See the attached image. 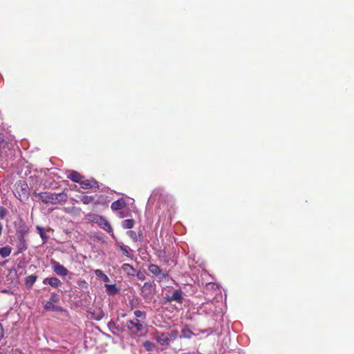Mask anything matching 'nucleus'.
<instances>
[{
    "label": "nucleus",
    "mask_w": 354,
    "mask_h": 354,
    "mask_svg": "<svg viewBox=\"0 0 354 354\" xmlns=\"http://www.w3.org/2000/svg\"><path fill=\"white\" fill-rule=\"evenodd\" d=\"M155 339L160 345H169L170 343V339L169 338V335L166 333L158 334L155 337Z\"/></svg>",
    "instance_id": "obj_12"
},
{
    "label": "nucleus",
    "mask_w": 354,
    "mask_h": 354,
    "mask_svg": "<svg viewBox=\"0 0 354 354\" xmlns=\"http://www.w3.org/2000/svg\"><path fill=\"white\" fill-rule=\"evenodd\" d=\"M49 175L53 176V177H59L57 174H55L53 171H50Z\"/></svg>",
    "instance_id": "obj_41"
},
{
    "label": "nucleus",
    "mask_w": 354,
    "mask_h": 354,
    "mask_svg": "<svg viewBox=\"0 0 354 354\" xmlns=\"http://www.w3.org/2000/svg\"><path fill=\"white\" fill-rule=\"evenodd\" d=\"M148 269L150 272L156 276H160L162 273V270L160 267L155 264H150Z\"/></svg>",
    "instance_id": "obj_19"
},
{
    "label": "nucleus",
    "mask_w": 354,
    "mask_h": 354,
    "mask_svg": "<svg viewBox=\"0 0 354 354\" xmlns=\"http://www.w3.org/2000/svg\"><path fill=\"white\" fill-rule=\"evenodd\" d=\"M95 274L101 279L104 282H109L110 281L107 275H106L101 270H95Z\"/></svg>",
    "instance_id": "obj_22"
},
{
    "label": "nucleus",
    "mask_w": 354,
    "mask_h": 354,
    "mask_svg": "<svg viewBox=\"0 0 354 354\" xmlns=\"http://www.w3.org/2000/svg\"><path fill=\"white\" fill-rule=\"evenodd\" d=\"M184 292H183V290L179 288V289H176L175 290L172 295H167L164 299L165 300V302H172V301H175L178 304H183V300H184Z\"/></svg>",
    "instance_id": "obj_7"
},
{
    "label": "nucleus",
    "mask_w": 354,
    "mask_h": 354,
    "mask_svg": "<svg viewBox=\"0 0 354 354\" xmlns=\"http://www.w3.org/2000/svg\"><path fill=\"white\" fill-rule=\"evenodd\" d=\"M43 283L48 284L51 287L55 288H57L62 285V281L58 278L55 277L45 278L43 280Z\"/></svg>",
    "instance_id": "obj_11"
},
{
    "label": "nucleus",
    "mask_w": 354,
    "mask_h": 354,
    "mask_svg": "<svg viewBox=\"0 0 354 354\" xmlns=\"http://www.w3.org/2000/svg\"><path fill=\"white\" fill-rule=\"evenodd\" d=\"M37 279V275L32 274V275L28 276L25 279V284H26V287L28 288H31L32 287L33 284L35 283Z\"/></svg>",
    "instance_id": "obj_18"
},
{
    "label": "nucleus",
    "mask_w": 354,
    "mask_h": 354,
    "mask_svg": "<svg viewBox=\"0 0 354 354\" xmlns=\"http://www.w3.org/2000/svg\"><path fill=\"white\" fill-rule=\"evenodd\" d=\"M95 221L104 230L106 231L109 233L113 232V229L110 223L104 217L97 215L95 216Z\"/></svg>",
    "instance_id": "obj_9"
},
{
    "label": "nucleus",
    "mask_w": 354,
    "mask_h": 354,
    "mask_svg": "<svg viewBox=\"0 0 354 354\" xmlns=\"http://www.w3.org/2000/svg\"><path fill=\"white\" fill-rule=\"evenodd\" d=\"M126 205V202L124 201V199L123 198H119L118 200L113 202L111 203V209L113 210V211H117V210H120L121 209H122L123 207H124Z\"/></svg>",
    "instance_id": "obj_15"
},
{
    "label": "nucleus",
    "mask_w": 354,
    "mask_h": 354,
    "mask_svg": "<svg viewBox=\"0 0 354 354\" xmlns=\"http://www.w3.org/2000/svg\"><path fill=\"white\" fill-rule=\"evenodd\" d=\"M41 201L46 204L57 205L67 201L68 196L64 192L60 193L42 192L39 194Z\"/></svg>",
    "instance_id": "obj_1"
},
{
    "label": "nucleus",
    "mask_w": 354,
    "mask_h": 354,
    "mask_svg": "<svg viewBox=\"0 0 354 354\" xmlns=\"http://www.w3.org/2000/svg\"><path fill=\"white\" fill-rule=\"evenodd\" d=\"M127 234L133 239V241H138V234L136 232L130 230L127 232Z\"/></svg>",
    "instance_id": "obj_32"
},
{
    "label": "nucleus",
    "mask_w": 354,
    "mask_h": 354,
    "mask_svg": "<svg viewBox=\"0 0 354 354\" xmlns=\"http://www.w3.org/2000/svg\"><path fill=\"white\" fill-rule=\"evenodd\" d=\"M94 197L93 196L84 195L80 198V201L85 205L92 203Z\"/></svg>",
    "instance_id": "obj_26"
},
{
    "label": "nucleus",
    "mask_w": 354,
    "mask_h": 354,
    "mask_svg": "<svg viewBox=\"0 0 354 354\" xmlns=\"http://www.w3.org/2000/svg\"><path fill=\"white\" fill-rule=\"evenodd\" d=\"M158 277H159L160 279H165V278L168 277H169V274L167 272H164L162 271V273L160 274V275L158 276Z\"/></svg>",
    "instance_id": "obj_40"
},
{
    "label": "nucleus",
    "mask_w": 354,
    "mask_h": 354,
    "mask_svg": "<svg viewBox=\"0 0 354 354\" xmlns=\"http://www.w3.org/2000/svg\"><path fill=\"white\" fill-rule=\"evenodd\" d=\"M106 291L109 295H115L119 292L115 284H105Z\"/></svg>",
    "instance_id": "obj_17"
},
{
    "label": "nucleus",
    "mask_w": 354,
    "mask_h": 354,
    "mask_svg": "<svg viewBox=\"0 0 354 354\" xmlns=\"http://www.w3.org/2000/svg\"><path fill=\"white\" fill-rule=\"evenodd\" d=\"M194 333L187 327H184L181 330V337L190 339L193 335Z\"/></svg>",
    "instance_id": "obj_20"
},
{
    "label": "nucleus",
    "mask_w": 354,
    "mask_h": 354,
    "mask_svg": "<svg viewBox=\"0 0 354 354\" xmlns=\"http://www.w3.org/2000/svg\"><path fill=\"white\" fill-rule=\"evenodd\" d=\"M156 291V284L151 282H145L141 288V295L145 301H150Z\"/></svg>",
    "instance_id": "obj_4"
},
{
    "label": "nucleus",
    "mask_w": 354,
    "mask_h": 354,
    "mask_svg": "<svg viewBox=\"0 0 354 354\" xmlns=\"http://www.w3.org/2000/svg\"><path fill=\"white\" fill-rule=\"evenodd\" d=\"M77 285L80 288H87L88 286V283L85 280L80 279L77 281Z\"/></svg>",
    "instance_id": "obj_31"
},
{
    "label": "nucleus",
    "mask_w": 354,
    "mask_h": 354,
    "mask_svg": "<svg viewBox=\"0 0 354 354\" xmlns=\"http://www.w3.org/2000/svg\"><path fill=\"white\" fill-rule=\"evenodd\" d=\"M0 143L3 145H8V143L4 141V134L3 133H0Z\"/></svg>",
    "instance_id": "obj_39"
},
{
    "label": "nucleus",
    "mask_w": 354,
    "mask_h": 354,
    "mask_svg": "<svg viewBox=\"0 0 354 354\" xmlns=\"http://www.w3.org/2000/svg\"><path fill=\"white\" fill-rule=\"evenodd\" d=\"M46 171H50V170H49V169H45V170H44V175H46Z\"/></svg>",
    "instance_id": "obj_43"
},
{
    "label": "nucleus",
    "mask_w": 354,
    "mask_h": 354,
    "mask_svg": "<svg viewBox=\"0 0 354 354\" xmlns=\"http://www.w3.org/2000/svg\"><path fill=\"white\" fill-rule=\"evenodd\" d=\"M49 187L52 189H57L59 187V185L57 183L54 182H49Z\"/></svg>",
    "instance_id": "obj_38"
},
{
    "label": "nucleus",
    "mask_w": 354,
    "mask_h": 354,
    "mask_svg": "<svg viewBox=\"0 0 354 354\" xmlns=\"http://www.w3.org/2000/svg\"><path fill=\"white\" fill-rule=\"evenodd\" d=\"M143 346L147 351H151L155 348V344L150 341H145L143 343Z\"/></svg>",
    "instance_id": "obj_27"
},
{
    "label": "nucleus",
    "mask_w": 354,
    "mask_h": 354,
    "mask_svg": "<svg viewBox=\"0 0 354 354\" xmlns=\"http://www.w3.org/2000/svg\"><path fill=\"white\" fill-rule=\"evenodd\" d=\"M15 227L17 238L25 239L26 236L29 233V227L26 222L20 218L19 221L15 223Z\"/></svg>",
    "instance_id": "obj_5"
},
{
    "label": "nucleus",
    "mask_w": 354,
    "mask_h": 354,
    "mask_svg": "<svg viewBox=\"0 0 354 354\" xmlns=\"http://www.w3.org/2000/svg\"><path fill=\"white\" fill-rule=\"evenodd\" d=\"M122 270L128 275V276H135L136 274V269L129 263H124L122 266Z\"/></svg>",
    "instance_id": "obj_16"
},
{
    "label": "nucleus",
    "mask_w": 354,
    "mask_h": 354,
    "mask_svg": "<svg viewBox=\"0 0 354 354\" xmlns=\"http://www.w3.org/2000/svg\"><path fill=\"white\" fill-rule=\"evenodd\" d=\"M11 250H12V249L9 246L1 248H0V255L2 257L6 258L10 254Z\"/></svg>",
    "instance_id": "obj_25"
},
{
    "label": "nucleus",
    "mask_w": 354,
    "mask_h": 354,
    "mask_svg": "<svg viewBox=\"0 0 354 354\" xmlns=\"http://www.w3.org/2000/svg\"><path fill=\"white\" fill-rule=\"evenodd\" d=\"M51 265L53 271L59 276L65 277L68 274V270L59 262L52 259Z\"/></svg>",
    "instance_id": "obj_8"
},
{
    "label": "nucleus",
    "mask_w": 354,
    "mask_h": 354,
    "mask_svg": "<svg viewBox=\"0 0 354 354\" xmlns=\"http://www.w3.org/2000/svg\"><path fill=\"white\" fill-rule=\"evenodd\" d=\"M170 339V342L176 339L178 337V332L177 330H172L169 333H167Z\"/></svg>",
    "instance_id": "obj_29"
},
{
    "label": "nucleus",
    "mask_w": 354,
    "mask_h": 354,
    "mask_svg": "<svg viewBox=\"0 0 354 354\" xmlns=\"http://www.w3.org/2000/svg\"><path fill=\"white\" fill-rule=\"evenodd\" d=\"M120 249H121V250H122V254H123L124 256H126V257H130V253H129V250L130 249L129 248V247H128V246H121V247H120Z\"/></svg>",
    "instance_id": "obj_33"
},
{
    "label": "nucleus",
    "mask_w": 354,
    "mask_h": 354,
    "mask_svg": "<svg viewBox=\"0 0 354 354\" xmlns=\"http://www.w3.org/2000/svg\"><path fill=\"white\" fill-rule=\"evenodd\" d=\"M138 235H139V236H141L142 234V233H139Z\"/></svg>",
    "instance_id": "obj_44"
},
{
    "label": "nucleus",
    "mask_w": 354,
    "mask_h": 354,
    "mask_svg": "<svg viewBox=\"0 0 354 354\" xmlns=\"http://www.w3.org/2000/svg\"><path fill=\"white\" fill-rule=\"evenodd\" d=\"M44 308L46 310L66 313V310H64L62 306L55 305V304L52 302H46V304L44 306Z\"/></svg>",
    "instance_id": "obj_13"
},
{
    "label": "nucleus",
    "mask_w": 354,
    "mask_h": 354,
    "mask_svg": "<svg viewBox=\"0 0 354 354\" xmlns=\"http://www.w3.org/2000/svg\"><path fill=\"white\" fill-rule=\"evenodd\" d=\"M73 182L77 183L80 185V187L84 189L91 188H99V183L95 178L85 179L82 178H71Z\"/></svg>",
    "instance_id": "obj_6"
},
{
    "label": "nucleus",
    "mask_w": 354,
    "mask_h": 354,
    "mask_svg": "<svg viewBox=\"0 0 354 354\" xmlns=\"http://www.w3.org/2000/svg\"><path fill=\"white\" fill-rule=\"evenodd\" d=\"M29 194V189L27 183L24 180H19L15 184V196L23 201L24 198H26Z\"/></svg>",
    "instance_id": "obj_3"
},
{
    "label": "nucleus",
    "mask_w": 354,
    "mask_h": 354,
    "mask_svg": "<svg viewBox=\"0 0 354 354\" xmlns=\"http://www.w3.org/2000/svg\"><path fill=\"white\" fill-rule=\"evenodd\" d=\"M36 230H37L40 237L41 238L43 243H46L48 240V236L45 233L44 229L42 227L37 225L36 227Z\"/></svg>",
    "instance_id": "obj_23"
},
{
    "label": "nucleus",
    "mask_w": 354,
    "mask_h": 354,
    "mask_svg": "<svg viewBox=\"0 0 354 354\" xmlns=\"http://www.w3.org/2000/svg\"><path fill=\"white\" fill-rule=\"evenodd\" d=\"M135 275H136L138 279H140V280H142L143 281L145 279V274L142 272H141V271H138L137 272H136V274Z\"/></svg>",
    "instance_id": "obj_36"
},
{
    "label": "nucleus",
    "mask_w": 354,
    "mask_h": 354,
    "mask_svg": "<svg viewBox=\"0 0 354 354\" xmlns=\"http://www.w3.org/2000/svg\"><path fill=\"white\" fill-rule=\"evenodd\" d=\"M68 172H69V174H67V177H71V178L82 177L77 171H70Z\"/></svg>",
    "instance_id": "obj_34"
},
{
    "label": "nucleus",
    "mask_w": 354,
    "mask_h": 354,
    "mask_svg": "<svg viewBox=\"0 0 354 354\" xmlns=\"http://www.w3.org/2000/svg\"><path fill=\"white\" fill-rule=\"evenodd\" d=\"M37 171L33 170L32 171L30 168L29 165H24V167L19 171H17V175L20 176L21 177H24V176L29 177H37Z\"/></svg>",
    "instance_id": "obj_10"
},
{
    "label": "nucleus",
    "mask_w": 354,
    "mask_h": 354,
    "mask_svg": "<svg viewBox=\"0 0 354 354\" xmlns=\"http://www.w3.org/2000/svg\"><path fill=\"white\" fill-rule=\"evenodd\" d=\"M108 326L111 328H114L115 329H117L118 330H120V328H119V326H115V323L113 321H111L109 322L108 324Z\"/></svg>",
    "instance_id": "obj_37"
},
{
    "label": "nucleus",
    "mask_w": 354,
    "mask_h": 354,
    "mask_svg": "<svg viewBox=\"0 0 354 354\" xmlns=\"http://www.w3.org/2000/svg\"><path fill=\"white\" fill-rule=\"evenodd\" d=\"M17 253H21L27 250L28 245L26 239L17 238Z\"/></svg>",
    "instance_id": "obj_14"
},
{
    "label": "nucleus",
    "mask_w": 354,
    "mask_h": 354,
    "mask_svg": "<svg viewBox=\"0 0 354 354\" xmlns=\"http://www.w3.org/2000/svg\"><path fill=\"white\" fill-rule=\"evenodd\" d=\"M128 330L136 336L141 337L146 333L145 322L138 319L128 320L125 324Z\"/></svg>",
    "instance_id": "obj_2"
},
{
    "label": "nucleus",
    "mask_w": 354,
    "mask_h": 354,
    "mask_svg": "<svg viewBox=\"0 0 354 354\" xmlns=\"http://www.w3.org/2000/svg\"><path fill=\"white\" fill-rule=\"evenodd\" d=\"M7 209L4 207H0V218L3 219L7 214Z\"/></svg>",
    "instance_id": "obj_35"
},
{
    "label": "nucleus",
    "mask_w": 354,
    "mask_h": 354,
    "mask_svg": "<svg viewBox=\"0 0 354 354\" xmlns=\"http://www.w3.org/2000/svg\"><path fill=\"white\" fill-rule=\"evenodd\" d=\"M126 216V214L124 212H120V217L123 218Z\"/></svg>",
    "instance_id": "obj_42"
},
{
    "label": "nucleus",
    "mask_w": 354,
    "mask_h": 354,
    "mask_svg": "<svg viewBox=\"0 0 354 354\" xmlns=\"http://www.w3.org/2000/svg\"><path fill=\"white\" fill-rule=\"evenodd\" d=\"M134 315L136 317L135 319H141L142 321L145 322V320L147 318V314L145 311H142L140 310H136L134 311Z\"/></svg>",
    "instance_id": "obj_24"
},
{
    "label": "nucleus",
    "mask_w": 354,
    "mask_h": 354,
    "mask_svg": "<svg viewBox=\"0 0 354 354\" xmlns=\"http://www.w3.org/2000/svg\"><path fill=\"white\" fill-rule=\"evenodd\" d=\"M135 221L133 219H125L122 222V227L124 229H131L134 225Z\"/></svg>",
    "instance_id": "obj_21"
},
{
    "label": "nucleus",
    "mask_w": 354,
    "mask_h": 354,
    "mask_svg": "<svg viewBox=\"0 0 354 354\" xmlns=\"http://www.w3.org/2000/svg\"><path fill=\"white\" fill-rule=\"evenodd\" d=\"M59 301V295L55 292L50 295V299L46 302L57 303Z\"/></svg>",
    "instance_id": "obj_28"
},
{
    "label": "nucleus",
    "mask_w": 354,
    "mask_h": 354,
    "mask_svg": "<svg viewBox=\"0 0 354 354\" xmlns=\"http://www.w3.org/2000/svg\"><path fill=\"white\" fill-rule=\"evenodd\" d=\"M104 317V313L102 310H99L97 313H93L92 317L97 321L101 320Z\"/></svg>",
    "instance_id": "obj_30"
},
{
    "label": "nucleus",
    "mask_w": 354,
    "mask_h": 354,
    "mask_svg": "<svg viewBox=\"0 0 354 354\" xmlns=\"http://www.w3.org/2000/svg\"><path fill=\"white\" fill-rule=\"evenodd\" d=\"M0 354H2V353L0 352Z\"/></svg>",
    "instance_id": "obj_45"
}]
</instances>
